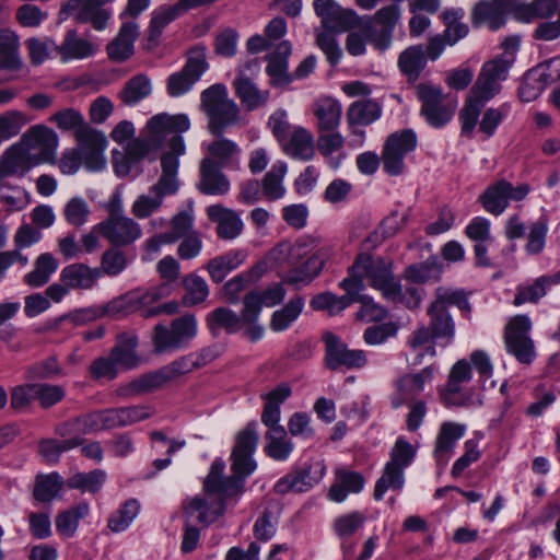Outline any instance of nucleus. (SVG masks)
<instances>
[{"mask_svg":"<svg viewBox=\"0 0 560 560\" xmlns=\"http://www.w3.org/2000/svg\"><path fill=\"white\" fill-rule=\"evenodd\" d=\"M259 441L257 422H249L235 436V443L231 453L233 475L224 477L225 464L215 459L203 481V490L208 498L195 497L185 505V514L189 517L197 513L196 520L209 525L220 517L225 510V500L235 497L243 491L245 479L257 467L253 455Z\"/></svg>","mask_w":560,"mask_h":560,"instance_id":"nucleus-1","label":"nucleus"},{"mask_svg":"<svg viewBox=\"0 0 560 560\" xmlns=\"http://www.w3.org/2000/svg\"><path fill=\"white\" fill-rule=\"evenodd\" d=\"M455 305L465 315L471 312L467 294L463 290H452L439 287L434 300L427 308L428 325L417 327L408 338V346L413 350L427 346L425 353L434 357V345L450 346L456 334V323L448 307Z\"/></svg>","mask_w":560,"mask_h":560,"instance_id":"nucleus-2","label":"nucleus"},{"mask_svg":"<svg viewBox=\"0 0 560 560\" xmlns=\"http://www.w3.org/2000/svg\"><path fill=\"white\" fill-rule=\"evenodd\" d=\"M189 128L190 120L186 114H156L148 120L142 137L128 143L127 158L138 162L151 152L168 149L162 156L175 155L178 161L186 150L182 133Z\"/></svg>","mask_w":560,"mask_h":560,"instance_id":"nucleus-3","label":"nucleus"},{"mask_svg":"<svg viewBox=\"0 0 560 560\" xmlns=\"http://www.w3.org/2000/svg\"><path fill=\"white\" fill-rule=\"evenodd\" d=\"M197 369L198 363L195 362V354L183 355L159 370L145 373L128 384L121 385L117 389V394L127 398L150 393Z\"/></svg>","mask_w":560,"mask_h":560,"instance_id":"nucleus-4","label":"nucleus"},{"mask_svg":"<svg viewBox=\"0 0 560 560\" xmlns=\"http://www.w3.org/2000/svg\"><path fill=\"white\" fill-rule=\"evenodd\" d=\"M201 108L208 117V129L214 137L223 135L224 130L240 120L237 104L229 98L224 84H213L201 93Z\"/></svg>","mask_w":560,"mask_h":560,"instance_id":"nucleus-5","label":"nucleus"},{"mask_svg":"<svg viewBox=\"0 0 560 560\" xmlns=\"http://www.w3.org/2000/svg\"><path fill=\"white\" fill-rule=\"evenodd\" d=\"M354 270L362 273L370 287L380 291L384 299L404 300L400 282L393 272L392 260L361 253L354 259Z\"/></svg>","mask_w":560,"mask_h":560,"instance_id":"nucleus-6","label":"nucleus"},{"mask_svg":"<svg viewBox=\"0 0 560 560\" xmlns=\"http://www.w3.org/2000/svg\"><path fill=\"white\" fill-rule=\"evenodd\" d=\"M162 175L149 194L140 195L131 207L132 214L138 219H145L155 212L163 203L164 197L174 195L179 187L177 172L179 161L175 155L161 156Z\"/></svg>","mask_w":560,"mask_h":560,"instance_id":"nucleus-7","label":"nucleus"},{"mask_svg":"<svg viewBox=\"0 0 560 560\" xmlns=\"http://www.w3.org/2000/svg\"><path fill=\"white\" fill-rule=\"evenodd\" d=\"M316 247L317 241L311 236H303L295 241L288 255L289 264L293 268L283 278V283L307 284L319 275L324 261L313 253Z\"/></svg>","mask_w":560,"mask_h":560,"instance_id":"nucleus-8","label":"nucleus"},{"mask_svg":"<svg viewBox=\"0 0 560 560\" xmlns=\"http://www.w3.org/2000/svg\"><path fill=\"white\" fill-rule=\"evenodd\" d=\"M415 455L416 451L409 442L401 438L396 441L389 460L374 487L373 497L376 501L382 500L387 490L399 491L404 488V471L412 463Z\"/></svg>","mask_w":560,"mask_h":560,"instance_id":"nucleus-9","label":"nucleus"},{"mask_svg":"<svg viewBox=\"0 0 560 560\" xmlns=\"http://www.w3.org/2000/svg\"><path fill=\"white\" fill-rule=\"evenodd\" d=\"M416 93L421 102L420 115L431 127L442 128L452 120L457 102L445 95L440 86L420 83Z\"/></svg>","mask_w":560,"mask_h":560,"instance_id":"nucleus-10","label":"nucleus"},{"mask_svg":"<svg viewBox=\"0 0 560 560\" xmlns=\"http://www.w3.org/2000/svg\"><path fill=\"white\" fill-rule=\"evenodd\" d=\"M500 83L489 74L480 72L471 91L459 112L462 135L470 137L478 122L485 104L500 92Z\"/></svg>","mask_w":560,"mask_h":560,"instance_id":"nucleus-11","label":"nucleus"},{"mask_svg":"<svg viewBox=\"0 0 560 560\" xmlns=\"http://www.w3.org/2000/svg\"><path fill=\"white\" fill-rule=\"evenodd\" d=\"M196 335L197 319L192 314L173 319L170 326L158 324L153 331L154 350L162 353L185 348Z\"/></svg>","mask_w":560,"mask_h":560,"instance_id":"nucleus-12","label":"nucleus"},{"mask_svg":"<svg viewBox=\"0 0 560 560\" xmlns=\"http://www.w3.org/2000/svg\"><path fill=\"white\" fill-rule=\"evenodd\" d=\"M418 138L412 129H402L390 133L382 148L383 171L389 176L404 174L405 159L416 150Z\"/></svg>","mask_w":560,"mask_h":560,"instance_id":"nucleus-13","label":"nucleus"},{"mask_svg":"<svg viewBox=\"0 0 560 560\" xmlns=\"http://www.w3.org/2000/svg\"><path fill=\"white\" fill-rule=\"evenodd\" d=\"M58 142V136L52 129L44 125H36L22 136L18 144L36 166L44 163H56Z\"/></svg>","mask_w":560,"mask_h":560,"instance_id":"nucleus-14","label":"nucleus"},{"mask_svg":"<svg viewBox=\"0 0 560 560\" xmlns=\"http://www.w3.org/2000/svg\"><path fill=\"white\" fill-rule=\"evenodd\" d=\"M532 320L527 315H515L508 322L504 329L506 350L520 363L529 364L536 357L535 345L529 336Z\"/></svg>","mask_w":560,"mask_h":560,"instance_id":"nucleus-15","label":"nucleus"},{"mask_svg":"<svg viewBox=\"0 0 560 560\" xmlns=\"http://www.w3.org/2000/svg\"><path fill=\"white\" fill-rule=\"evenodd\" d=\"M207 68L205 48L194 47L190 49L183 69L171 74L167 79L168 95L178 97L187 93L206 72Z\"/></svg>","mask_w":560,"mask_h":560,"instance_id":"nucleus-16","label":"nucleus"},{"mask_svg":"<svg viewBox=\"0 0 560 560\" xmlns=\"http://www.w3.org/2000/svg\"><path fill=\"white\" fill-rule=\"evenodd\" d=\"M325 345V366L330 371L340 368L360 369L366 364V357L363 350H350L341 339L331 331H325L322 336Z\"/></svg>","mask_w":560,"mask_h":560,"instance_id":"nucleus-17","label":"nucleus"},{"mask_svg":"<svg viewBox=\"0 0 560 560\" xmlns=\"http://www.w3.org/2000/svg\"><path fill=\"white\" fill-rule=\"evenodd\" d=\"M95 231L116 247H129L142 236L140 224L129 217L104 219L95 224Z\"/></svg>","mask_w":560,"mask_h":560,"instance_id":"nucleus-18","label":"nucleus"},{"mask_svg":"<svg viewBox=\"0 0 560 560\" xmlns=\"http://www.w3.org/2000/svg\"><path fill=\"white\" fill-rule=\"evenodd\" d=\"M113 0H69L61 9L65 15H74L79 23H91L96 31H103L108 23L110 12L102 7Z\"/></svg>","mask_w":560,"mask_h":560,"instance_id":"nucleus-19","label":"nucleus"},{"mask_svg":"<svg viewBox=\"0 0 560 560\" xmlns=\"http://www.w3.org/2000/svg\"><path fill=\"white\" fill-rule=\"evenodd\" d=\"M471 378V366L465 359L457 361L451 369L447 384L441 392L445 406L463 407L471 401V394L462 389V384Z\"/></svg>","mask_w":560,"mask_h":560,"instance_id":"nucleus-20","label":"nucleus"},{"mask_svg":"<svg viewBox=\"0 0 560 560\" xmlns=\"http://www.w3.org/2000/svg\"><path fill=\"white\" fill-rule=\"evenodd\" d=\"M77 141L85 168L92 172L103 170L106 163L103 154L107 144L106 137L94 128L84 127L79 130Z\"/></svg>","mask_w":560,"mask_h":560,"instance_id":"nucleus-21","label":"nucleus"},{"mask_svg":"<svg viewBox=\"0 0 560 560\" xmlns=\"http://www.w3.org/2000/svg\"><path fill=\"white\" fill-rule=\"evenodd\" d=\"M314 11L322 25L336 33L350 30L357 18L353 10L341 8L335 0H314Z\"/></svg>","mask_w":560,"mask_h":560,"instance_id":"nucleus-22","label":"nucleus"},{"mask_svg":"<svg viewBox=\"0 0 560 560\" xmlns=\"http://www.w3.org/2000/svg\"><path fill=\"white\" fill-rule=\"evenodd\" d=\"M292 52V46L289 40L279 43L272 54L266 56L268 65L266 73L269 77V83L273 88L284 89L293 82V73H289V57Z\"/></svg>","mask_w":560,"mask_h":560,"instance_id":"nucleus-23","label":"nucleus"},{"mask_svg":"<svg viewBox=\"0 0 560 560\" xmlns=\"http://www.w3.org/2000/svg\"><path fill=\"white\" fill-rule=\"evenodd\" d=\"M212 159H202L199 165L197 189L209 196H223L230 190V180Z\"/></svg>","mask_w":560,"mask_h":560,"instance_id":"nucleus-24","label":"nucleus"},{"mask_svg":"<svg viewBox=\"0 0 560 560\" xmlns=\"http://www.w3.org/2000/svg\"><path fill=\"white\" fill-rule=\"evenodd\" d=\"M207 215L211 222L217 223L219 238L231 241L241 235L244 223L235 210L222 205H211L207 208Z\"/></svg>","mask_w":560,"mask_h":560,"instance_id":"nucleus-25","label":"nucleus"},{"mask_svg":"<svg viewBox=\"0 0 560 560\" xmlns=\"http://www.w3.org/2000/svg\"><path fill=\"white\" fill-rule=\"evenodd\" d=\"M434 376V368L425 366L418 373H410L401 376L396 382L398 395L392 399V407L399 408L405 402L419 395L427 383H430Z\"/></svg>","mask_w":560,"mask_h":560,"instance_id":"nucleus-26","label":"nucleus"},{"mask_svg":"<svg viewBox=\"0 0 560 560\" xmlns=\"http://www.w3.org/2000/svg\"><path fill=\"white\" fill-rule=\"evenodd\" d=\"M512 13V5L508 0L480 2L475 5L471 14L474 26L487 23L491 31H498L506 22V13Z\"/></svg>","mask_w":560,"mask_h":560,"instance_id":"nucleus-27","label":"nucleus"},{"mask_svg":"<svg viewBox=\"0 0 560 560\" xmlns=\"http://www.w3.org/2000/svg\"><path fill=\"white\" fill-rule=\"evenodd\" d=\"M139 36V26L136 22H124L117 36L107 45V55L110 60L122 62L133 55V43Z\"/></svg>","mask_w":560,"mask_h":560,"instance_id":"nucleus-28","label":"nucleus"},{"mask_svg":"<svg viewBox=\"0 0 560 560\" xmlns=\"http://www.w3.org/2000/svg\"><path fill=\"white\" fill-rule=\"evenodd\" d=\"M100 278L98 268H91L82 262L68 265L60 272V281L69 290H90Z\"/></svg>","mask_w":560,"mask_h":560,"instance_id":"nucleus-29","label":"nucleus"},{"mask_svg":"<svg viewBox=\"0 0 560 560\" xmlns=\"http://www.w3.org/2000/svg\"><path fill=\"white\" fill-rule=\"evenodd\" d=\"M236 96L244 108L248 112L255 110L267 104L270 93L268 90H260L243 72H240L233 82Z\"/></svg>","mask_w":560,"mask_h":560,"instance_id":"nucleus-30","label":"nucleus"},{"mask_svg":"<svg viewBox=\"0 0 560 560\" xmlns=\"http://www.w3.org/2000/svg\"><path fill=\"white\" fill-rule=\"evenodd\" d=\"M364 485L365 479L360 472L338 469L335 482L328 491V498L337 503L343 502L349 493L361 492Z\"/></svg>","mask_w":560,"mask_h":560,"instance_id":"nucleus-31","label":"nucleus"},{"mask_svg":"<svg viewBox=\"0 0 560 560\" xmlns=\"http://www.w3.org/2000/svg\"><path fill=\"white\" fill-rule=\"evenodd\" d=\"M316 118V127L320 132L335 131L340 126L341 121V104L330 97H322L314 104L313 109Z\"/></svg>","mask_w":560,"mask_h":560,"instance_id":"nucleus-32","label":"nucleus"},{"mask_svg":"<svg viewBox=\"0 0 560 560\" xmlns=\"http://www.w3.org/2000/svg\"><path fill=\"white\" fill-rule=\"evenodd\" d=\"M51 46L63 61L88 58L95 51L93 44L84 38L78 37L75 30H69L60 45L51 43Z\"/></svg>","mask_w":560,"mask_h":560,"instance_id":"nucleus-33","label":"nucleus"},{"mask_svg":"<svg viewBox=\"0 0 560 560\" xmlns=\"http://www.w3.org/2000/svg\"><path fill=\"white\" fill-rule=\"evenodd\" d=\"M382 105L372 98H362L351 103L346 113L348 126H370L382 116Z\"/></svg>","mask_w":560,"mask_h":560,"instance_id":"nucleus-34","label":"nucleus"},{"mask_svg":"<svg viewBox=\"0 0 560 560\" xmlns=\"http://www.w3.org/2000/svg\"><path fill=\"white\" fill-rule=\"evenodd\" d=\"M318 479L312 477L311 467H303L300 469H295L280 478L273 490L278 494H287L289 492L302 493L312 489Z\"/></svg>","mask_w":560,"mask_h":560,"instance_id":"nucleus-35","label":"nucleus"},{"mask_svg":"<svg viewBox=\"0 0 560 560\" xmlns=\"http://www.w3.org/2000/svg\"><path fill=\"white\" fill-rule=\"evenodd\" d=\"M103 307L105 316L113 318H121L131 313H135L145 307L142 298V289H135L125 294H121L110 300Z\"/></svg>","mask_w":560,"mask_h":560,"instance_id":"nucleus-36","label":"nucleus"},{"mask_svg":"<svg viewBox=\"0 0 560 560\" xmlns=\"http://www.w3.org/2000/svg\"><path fill=\"white\" fill-rule=\"evenodd\" d=\"M283 148L288 155L301 161H310L315 155L314 137L304 127L295 128Z\"/></svg>","mask_w":560,"mask_h":560,"instance_id":"nucleus-37","label":"nucleus"},{"mask_svg":"<svg viewBox=\"0 0 560 560\" xmlns=\"http://www.w3.org/2000/svg\"><path fill=\"white\" fill-rule=\"evenodd\" d=\"M560 283V270L552 276H541L532 284L518 285L513 304L520 306L524 303H536L547 293V288Z\"/></svg>","mask_w":560,"mask_h":560,"instance_id":"nucleus-38","label":"nucleus"},{"mask_svg":"<svg viewBox=\"0 0 560 560\" xmlns=\"http://www.w3.org/2000/svg\"><path fill=\"white\" fill-rule=\"evenodd\" d=\"M34 166L18 143L7 149L0 158V171L10 176L23 177Z\"/></svg>","mask_w":560,"mask_h":560,"instance_id":"nucleus-39","label":"nucleus"},{"mask_svg":"<svg viewBox=\"0 0 560 560\" xmlns=\"http://www.w3.org/2000/svg\"><path fill=\"white\" fill-rule=\"evenodd\" d=\"M425 65L427 56L423 45H413L406 48L398 58V67L408 77L409 81L418 80Z\"/></svg>","mask_w":560,"mask_h":560,"instance_id":"nucleus-40","label":"nucleus"},{"mask_svg":"<svg viewBox=\"0 0 560 560\" xmlns=\"http://www.w3.org/2000/svg\"><path fill=\"white\" fill-rule=\"evenodd\" d=\"M58 269V260L50 253L40 254L35 262L34 269L23 277V281L31 288H39L49 282L50 277Z\"/></svg>","mask_w":560,"mask_h":560,"instance_id":"nucleus-41","label":"nucleus"},{"mask_svg":"<svg viewBox=\"0 0 560 560\" xmlns=\"http://www.w3.org/2000/svg\"><path fill=\"white\" fill-rule=\"evenodd\" d=\"M510 182L502 179L490 185L479 197L485 210L493 215L501 214L509 206Z\"/></svg>","mask_w":560,"mask_h":560,"instance_id":"nucleus-42","label":"nucleus"},{"mask_svg":"<svg viewBox=\"0 0 560 560\" xmlns=\"http://www.w3.org/2000/svg\"><path fill=\"white\" fill-rule=\"evenodd\" d=\"M556 0H534L532 3H516L513 8V16L523 23H530L537 19H546L557 10Z\"/></svg>","mask_w":560,"mask_h":560,"instance_id":"nucleus-43","label":"nucleus"},{"mask_svg":"<svg viewBox=\"0 0 560 560\" xmlns=\"http://www.w3.org/2000/svg\"><path fill=\"white\" fill-rule=\"evenodd\" d=\"M443 271V265L436 255L430 256L425 261L406 267L404 277L413 283H425L438 280Z\"/></svg>","mask_w":560,"mask_h":560,"instance_id":"nucleus-44","label":"nucleus"},{"mask_svg":"<svg viewBox=\"0 0 560 560\" xmlns=\"http://www.w3.org/2000/svg\"><path fill=\"white\" fill-rule=\"evenodd\" d=\"M137 346L138 339L136 336L121 334L118 336L117 343L109 355L117 366L120 365L125 370L133 369L138 365Z\"/></svg>","mask_w":560,"mask_h":560,"instance_id":"nucleus-45","label":"nucleus"},{"mask_svg":"<svg viewBox=\"0 0 560 560\" xmlns=\"http://www.w3.org/2000/svg\"><path fill=\"white\" fill-rule=\"evenodd\" d=\"M206 322L214 336L220 329H224L228 334H235L243 327L238 314L228 307H217L207 315Z\"/></svg>","mask_w":560,"mask_h":560,"instance_id":"nucleus-46","label":"nucleus"},{"mask_svg":"<svg viewBox=\"0 0 560 560\" xmlns=\"http://www.w3.org/2000/svg\"><path fill=\"white\" fill-rule=\"evenodd\" d=\"M245 254L241 250L229 252L208 261L207 270L213 282L220 283L234 269L243 264Z\"/></svg>","mask_w":560,"mask_h":560,"instance_id":"nucleus-47","label":"nucleus"},{"mask_svg":"<svg viewBox=\"0 0 560 560\" xmlns=\"http://www.w3.org/2000/svg\"><path fill=\"white\" fill-rule=\"evenodd\" d=\"M304 307V299L296 295L288 301V303L273 312L270 319V329L276 332L288 329L301 315Z\"/></svg>","mask_w":560,"mask_h":560,"instance_id":"nucleus-48","label":"nucleus"},{"mask_svg":"<svg viewBox=\"0 0 560 560\" xmlns=\"http://www.w3.org/2000/svg\"><path fill=\"white\" fill-rule=\"evenodd\" d=\"M89 511V504L81 502L69 510L59 513L55 520L56 529L59 535L66 538H71L75 534L80 521L88 516Z\"/></svg>","mask_w":560,"mask_h":560,"instance_id":"nucleus-49","label":"nucleus"},{"mask_svg":"<svg viewBox=\"0 0 560 560\" xmlns=\"http://www.w3.org/2000/svg\"><path fill=\"white\" fill-rule=\"evenodd\" d=\"M152 92L150 79L145 74L130 78L119 93V98L126 106H135Z\"/></svg>","mask_w":560,"mask_h":560,"instance_id":"nucleus-50","label":"nucleus"},{"mask_svg":"<svg viewBox=\"0 0 560 560\" xmlns=\"http://www.w3.org/2000/svg\"><path fill=\"white\" fill-rule=\"evenodd\" d=\"M19 38L9 30H0V68L5 70H18L21 68V60L18 55Z\"/></svg>","mask_w":560,"mask_h":560,"instance_id":"nucleus-51","label":"nucleus"},{"mask_svg":"<svg viewBox=\"0 0 560 560\" xmlns=\"http://www.w3.org/2000/svg\"><path fill=\"white\" fill-rule=\"evenodd\" d=\"M287 173V164L284 162H276L269 172L264 176L261 189L264 196L269 200H277L284 195L282 185L283 177Z\"/></svg>","mask_w":560,"mask_h":560,"instance_id":"nucleus-52","label":"nucleus"},{"mask_svg":"<svg viewBox=\"0 0 560 560\" xmlns=\"http://www.w3.org/2000/svg\"><path fill=\"white\" fill-rule=\"evenodd\" d=\"M266 440L265 452L269 457L275 460H285L290 456L293 450V443L287 439L284 428L268 431Z\"/></svg>","mask_w":560,"mask_h":560,"instance_id":"nucleus-53","label":"nucleus"},{"mask_svg":"<svg viewBox=\"0 0 560 560\" xmlns=\"http://www.w3.org/2000/svg\"><path fill=\"white\" fill-rule=\"evenodd\" d=\"M218 139L212 141L207 147L208 156L205 159H212L221 167L228 166L232 160L241 153V149L234 141L223 138L222 136L217 137Z\"/></svg>","mask_w":560,"mask_h":560,"instance_id":"nucleus-54","label":"nucleus"},{"mask_svg":"<svg viewBox=\"0 0 560 560\" xmlns=\"http://www.w3.org/2000/svg\"><path fill=\"white\" fill-rule=\"evenodd\" d=\"M185 294L183 304L185 306H194L206 301L209 295V288L203 278L196 273L186 275L182 280Z\"/></svg>","mask_w":560,"mask_h":560,"instance_id":"nucleus-55","label":"nucleus"},{"mask_svg":"<svg viewBox=\"0 0 560 560\" xmlns=\"http://www.w3.org/2000/svg\"><path fill=\"white\" fill-rule=\"evenodd\" d=\"M62 487L63 480L57 472L39 475L36 477L33 495L38 502L49 503L58 497Z\"/></svg>","mask_w":560,"mask_h":560,"instance_id":"nucleus-56","label":"nucleus"},{"mask_svg":"<svg viewBox=\"0 0 560 560\" xmlns=\"http://www.w3.org/2000/svg\"><path fill=\"white\" fill-rule=\"evenodd\" d=\"M106 480V472L102 469H94L90 472H77L67 479L69 489H78L82 492H98Z\"/></svg>","mask_w":560,"mask_h":560,"instance_id":"nucleus-57","label":"nucleus"},{"mask_svg":"<svg viewBox=\"0 0 560 560\" xmlns=\"http://www.w3.org/2000/svg\"><path fill=\"white\" fill-rule=\"evenodd\" d=\"M466 427L455 422L442 423L436 442L434 453L438 457L451 452L456 442L464 435Z\"/></svg>","mask_w":560,"mask_h":560,"instance_id":"nucleus-58","label":"nucleus"},{"mask_svg":"<svg viewBox=\"0 0 560 560\" xmlns=\"http://www.w3.org/2000/svg\"><path fill=\"white\" fill-rule=\"evenodd\" d=\"M121 248L122 247L110 246L103 253L100 267H97L98 271H101V277L103 275L116 277L127 268L129 259Z\"/></svg>","mask_w":560,"mask_h":560,"instance_id":"nucleus-59","label":"nucleus"},{"mask_svg":"<svg viewBox=\"0 0 560 560\" xmlns=\"http://www.w3.org/2000/svg\"><path fill=\"white\" fill-rule=\"evenodd\" d=\"M463 16L464 12L462 10H447L443 13L446 27L442 35L447 45H455L459 39L468 35L469 27L462 22Z\"/></svg>","mask_w":560,"mask_h":560,"instance_id":"nucleus-60","label":"nucleus"},{"mask_svg":"<svg viewBox=\"0 0 560 560\" xmlns=\"http://www.w3.org/2000/svg\"><path fill=\"white\" fill-rule=\"evenodd\" d=\"M140 505L137 500H127L109 518L107 526L114 533H120L128 528L138 515Z\"/></svg>","mask_w":560,"mask_h":560,"instance_id":"nucleus-61","label":"nucleus"},{"mask_svg":"<svg viewBox=\"0 0 560 560\" xmlns=\"http://www.w3.org/2000/svg\"><path fill=\"white\" fill-rule=\"evenodd\" d=\"M31 388L34 392L35 399L43 409L56 406L66 397V389L61 385L33 383Z\"/></svg>","mask_w":560,"mask_h":560,"instance_id":"nucleus-62","label":"nucleus"},{"mask_svg":"<svg viewBox=\"0 0 560 560\" xmlns=\"http://www.w3.org/2000/svg\"><path fill=\"white\" fill-rule=\"evenodd\" d=\"M63 375L56 357H49L38 361L27 369V377L33 381L52 380Z\"/></svg>","mask_w":560,"mask_h":560,"instance_id":"nucleus-63","label":"nucleus"},{"mask_svg":"<svg viewBox=\"0 0 560 560\" xmlns=\"http://www.w3.org/2000/svg\"><path fill=\"white\" fill-rule=\"evenodd\" d=\"M90 212L88 202L81 197L71 198L63 208L66 221L75 228H80L88 222Z\"/></svg>","mask_w":560,"mask_h":560,"instance_id":"nucleus-64","label":"nucleus"}]
</instances>
